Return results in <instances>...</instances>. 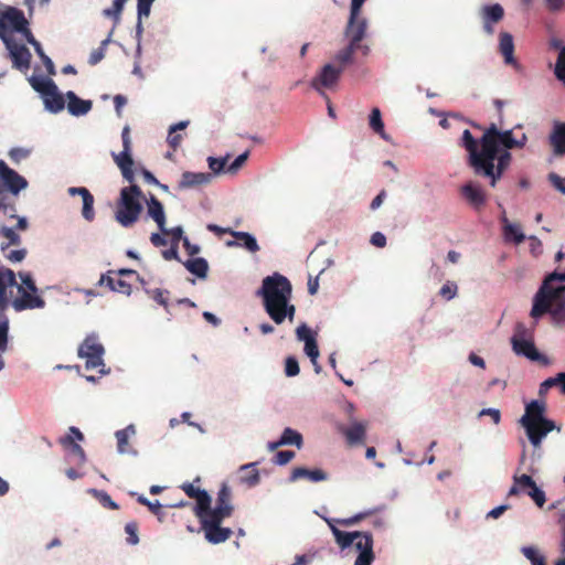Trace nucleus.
Here are the masks:
<instances>
[{
    "label": "nucleus",
    "instance_id": "obj_1",
    "mask_svg": "<svg viewBox=\"0 0 565 565\" xmlns=\"http://www.w3.org/2000/svg\"><path fill=\"white\" fill-rule=\"evenodd\" d=\"M460 146L468 152V164L473 173L489 180L490 186L494 188L511 164L510 149L494 148L492 158H486L483 147L478 146V140L468 129L462 132Z\"/></svg>",
    "mask_w": 565,
    "mask_h": 565
},
{
    "label": "nucleus",
    "instance_id": "obj_2",
    "mask_svg": "<svg viewBox=\"0 0 565 565\" xmlns=\"http://www.w3.org/2000/svg\"><path fill=\"white\" fill-rule=\"evenodd\" d=\"M292 287L287 277L275 273L263 279L257 296L263 298V306L270 319L281 324L287 318L292 321L296 307L290 303Z\"/></svg>",
    "mask_w": 565,
    "mask_h": 565
},
{
    "label": "nucleus",
    "instance_id": "obj_3",
    "mask_svg": "<svg viewBox=\"0 0 565 565\" xmlns=\"http://www.w3.org/2000/svg\"><path fill=\"white\" fill-rule=\"evenodd\" d=\"M546 405L544 402L532 401L525 406V413L520 419L521 426L525 429L526 436L534 448H540L544 437L556 429L561 431V427L546 418Z\"/></svg>",
    "mask_w": 565,
    "mask_h": 565
},
{
    "label": "nucleus",
    "instance_id": "obj_4",
    "mask_svg": "<svg viewBox=\"0 0 565 565\" xmlns=\"http://www.w3.org/2000/svg\"><path fill=\"white\" fill-rule=\"evenodd\" d=\"M143 193L139 185L130 183L120 190L119 199L116 203L115 220L122 227H131L136 224L143 211L141 200Z\"/></svg>",
    "mask_w": 565,
    "mask_h": 565
},
{
    "label": "nucleus",
    "instance_id": "obj_5",
    "mask_svg": "<svg viewBox=\"0 0 565 565\" xmlns=\"http://www.w3.org/2000/svg\"><path fill=\"white\" fill-rule=\"evenodd\" d=\"M545 313H550L556 323L565 322V285L548 292H545V288L539 289L533 300L531 317L536 319Z\"/></svg>",
    "mask_w": 565,
    "mask_h": 565
},
{
    "label": "nucleus",
    "instance_id": "obj_6",
    "mask_svg": "<svg viewBox=\"0 0 565 565\" xmlns=\"http://www.w3.org/2000/svg\"><path fill=\"white\" fill-rule=\"evenodd\" d=\"M526 142V136L523 135L521 140L513 137L511 129L501 131L497 124H491L483 130V135L478 141V146L483 147V154L491 159L494 148L514 149L522 148Z\"/></svg>",
    "mask_w": 565,
    "mask_h": 565
},
{
    "label": "nucleus",
    "instance_id": "obj_7",
    "mask_svg": "<svg viewBox=\"0 0 565 565\" xmlns=\"http://www.w3.org/2000/svg\"><path fill=\"white\" fill-rule=\"evenodd\" d=\"M78 356L86 360L85 367L94 370L104 366L105 349L95 334L87 335L78 348Z\"/></svg>",
    "mask_w": 565,
    "mask_h": 565
},
{
    "label": "nucleus",
    "instance_id": "obj_8",
    "mask_svg": "<svg viewBox=\"0 0 565 565\" xmlns=\"http://www.w3.org/2000/svg\"><path fill=\"white\" fill-rule=\"evenodd\" d=\"M200 521L201 529L204 532V536L207 542L212 544H220L227 541L233 531L230 527H222L221 523L224 519L211 516L205 512L201 516H196Z\"/></svg>",
    "mask_w": 565,
    "mask_h": 565
},
{
    "label": "nucleus",
    "instance_id": "obj_9",
    "mask_svg": "<svg viewBox=\"0 0 565 565\" xmlns=\"http://www.w3.org/2000/svg\"><path fill=\"white\" fill-rule=\"evenodd\" d=\"M0 39L9 51L13 67L20 71L29 70L32 58L29 49L23 44L17 43L13 38L8 34V30L1 33Z\"/></svg>",
    "mask_w": 565,
    "mask_h": 565
},
{
    "label": "nucleus",
    "instance_id": "obj_10",
    "mask_svg": "<svg viewBox=\"0 0 565 565\" xmlns=\"http://www.w3.org/2000/svg\"><path fill=\"white\" fill-rule=\"evenodd\" d=\"M28 180L11 169L3 160H0V196L4 190L12 195H18L28 188Z\"/></svg>",
    "mask_w": 565,
    "mask_h": 565
},
{
    "label": "nucleus",
    "instance_id": "obj_11",
    "mask_svg": "<svg viewBox=\"0 0 565 565\" xmlns=\"http://www.w3.org/2000/svg\"><path fill=\"white\" fill-rule=\"evenodd\" d=\"M7 30L8 34L11 36L13 32L21 33L25 41L34 49H38V46L41 44L29 29V21L26 20L23 11L17 8L11 10V15L8 17Z\"/></svg>",
    "mask_w": 565,
    "mask_h": 565
},
{
    "label": "nucleus",
    "instance_id": "obj_12",
    "mask_svg": "<svg viewBox=\"0 0 565 565\" xmlns=\"http://www.w3.org/2000/svg\"><path fill=\"white\" fill-rule=\"evenodd\" d=\"M234 505L232 504V490L226 483H222L216 498L215 508L206 509L205 513L211 516H216L220 519L230 518L233 514Z\"/></svg>",
    "mask_w": 565,
    "mask_h": 565
},
{
    "label": "nucleus",
    "instance_id": "obj_13",
    "mask_svg": "<svg viewBox=\"0 0 565 565\" xmlns=\"http://www.w3.org/2000/svg\"><path fill=\"white\" fill-rule=\"evenodd\" d=\"M342 74V67H335L332 64H326L321 71L312 78L311 87L323 94V88H332L337 85Z\"/></svg>",
    "mask_w": 565,
    "mask_h": 565
},
{
    "label": "nucleus",
    "instance_id": "obj_14",
    "mask_svg": "<svg viewBox=\"0 0 565 565\" xmlns=\"http://www.w3.org/2000/svg\"><path fill=\"white\" fill-rule=\"evenodd\" d=\"M366 31V21L360 15H355L352 18V12H350L349 23L345 30L347 36L350 38V43L362 49L363 54H367L369 47L362 46L361 41L363 40Z\"/></svg>",
    "mask_w": 565,
    "mask_h": 565
},
{
    "label": "nucleus",
    "instance_id": "obj_15",
    "mask_svg": "<svg viewBox=\"0 0 565 565\" xmlns=\"http://www.w3.org/2000/svg\"><path fill=\"white\" fill-rule=\"evenodd\" d=\"M17 287L20 296L15 298L11 303L15 311L43 308L45 306L44 299L36 295V292L26 290L23 286Z\"/></svg>",
    "mask_w": 565,
    "mask_h": 565
},
{
    "label": "nucleus",
    "instance_id": "obj_16",
    "mask_svg": "<svg viewBox=\"0 0 565 565\" xmlns=\"http://www.w3.org/2000/svg\"><path fill=\"white\" fill-rule=\"evenodd\" d=\"M181 489L189 498L195 499L196 504L194 507V514L196 516H201V514L204 513L209 508V504H211L212 500L210 494L205 490H201L194 487V484L191 482L182 483Z\"/></svg>",
    "mask_w": 565,
    "mask_h": 565
},
{
    "label": "nucleus",
    "instance_id": "obj_17",
    "mask_svg": "<svg viewBox=\"0 0 565 565\" xmlns=\"http://www.w3.org/2000/svg\"><path fill=\"white\" fill-rule=\"evenodd\" d=\"M513 480L521 483L522 490L535 502L539 508H543L546 502L545 492L539 488L531 476H513Z\"/></svg>",
    "mask_w": 565,
    "mask_h": 565
},
{
    "label": "nucleus",
    "instance_id": "obj_18",
    "mask_svg": "<svg viewBox=\"0 0 565 565\" xmlns=\"http://www.w3.org/2000/svg\"><path fill=\"white\" fill-rule=\"evenodd\" d=\"M68 194L74 195H81L83 201V207H82V216L87 222H93L95 220V210H94V203L95 199L93 194L89 192L88 189L84 186H71L67 190Z\"/></svg>",
    "mask_w": 565,
    "mask_h": 565
},
{
    "label": "nucleus",
    "instance_id": "obj_19",
    "mask_svg": "<svg viewBox=\"0 0 565 565\" xmlns=\"http://www.w3.org/2000/svg\"><path fill=\"white\" fill-rule=\"evenodd\" d=\"M461 195L475 209H480L486 204L487 201V195L482 188L479 184L471 181L461 186Z\"/></svg>",
    "mask_w": 565,
    "mask_h": 565
},
{
    "label": "nucleus",
    "instance_id": "obj_20",
    "mask_svg": "<svg viewBox=\"0 0 565 565\" xmlns=\"http://www.w3.org/2000/svg\"><path fill=\"white\" fill-rule=\"evenodd\" d=\"M299 479H307L308 481L316 483L327 481L329 476L324 470L319 468L311 470L305 467H296L290 473L289 481L295 482Z\"/></svg>",
    "mask_w": 565,
    "mask_h": 565
},
{
    "label": "nucleus",
    "instance_id": "obj_21",
    "mask_svg": "<svg viewBox=\"0 0 565 565\" xmlns=\"http://www.w3.org/2000/svg\"><path fill=\"white\" fill-rule=\"evenodd\" d=\"M18 286L15 274L10 268L0 267V311H4L9 305L7 289Z\"/></svg>",
    "mask_w": 565,
    "mask_h": 565
},
{
    "label": "nucleus",
    "instance_id": "obj_22",
    "mask_svg": "<svg viewBox=\"0 0 565 565\" xmlns=\"http://www.w3.org/2000/svg\"><path fill=\"white\" fill-rule=\"evenodd\" d=\"M147 214L152 218L160 232H167L166 213L162 203L154 195H150L147 200Z\"/></svg>",
    "mask_w": 565,
    "mask_h": 565
},
{
    "label": "nucleus",
    "instance_id": "obj_23",
    "mask_svg": "<svg viewBox=\"0 0 565 565\" xmlns=\"http://www.w3.org/2000/svg\"><path fill=\"white\" fill-rule=\"evenodd\" d=\"M356 550L360 551L354 565H371L374 559L373 553V536L364 535L363 541L355 543Z\"/></svg>",
    "mask_w": 565,
    "mask_h": 565
},
{
    "label": "nucleus",
    "instance_id": "obj_24",
    "mask_svg": "<svg viewBox=\"0 0 565 565\" xmlns=\"http://www.w3.org/2000/svg\"><path fill=\"white\" fill-rule=\"evenodd\" d=\"M113 159L115 163L118 166V168L121 171V174L126 181L129 183H134L135 181V173L132 170L134 167V159L132 153H129L127 151H121L120 153H113Z\"/></svg>",
    "mask_w": 565,
    "mask_h": 565
},
{
    "label": "nucleus",
    "instance_id": "obj_25",
    "mask_svg": "<svg viewBox=\"0 0 565 565\" xmlns=\"http://www.w3.org/2000/svg\"><path fill=\"white\" fill-rule=\"evenodd\" d=\"M213 175L211 173L204 172H183L181 175V180L179 182V189H190L194 186H199L202 184H207L211 182Z\"/></svg>",
    "mask_w": 565,
    "mask_h": 565
},
{
    "label": "nucleus",
    "instance_id": "obj_26",
    "mask_svg": "<svg viewBox=\"0 0 565 565\" xmlns=\"http://www.w3.org/2000/svg\"><path fill=\"white\" fill-rule=\"evenodd\" d=\"M113 274H115L114 270L103 274L98 280V285L103 286L106 284L110 290L129 296L132 291L131 285L121 278L115 279L111 277Z\"/></svg>",
    "mask_w": 565,
    "mask_h": 565
},
{
    "label": "nucleus",
    "instance_id": "obj_27",
    "mask_svg": "<svg viewBox=\"0 0 565 565\" xmlns=\"http://www.w3.org/2000/svg\"><path fill=\"white\" fill-rule=\"evenodd\" d=\"M350 446L363 444L366 436V425L361 422H354L350 427L341 428Z\"/></svg>",
    "mask_w": 565,
    "mask_h": 565
},
{
    "label": "nucleus",
    "instance_id": "obj_28",
    "mask_svg": "<svg viewBox=\"0 0 565 565\" xmlns=\"http://www.w3.org/2000/svg\"><path fill=\"white\" fill-rule=\"evenodd\" d=\"M67 109L73 116L86 115L93 107L90 100L81 99L74 92L70 90L66 93Z\"/></svg>",
    "mask_w": 565,
    "mask_h": 565
},
{
    "label": "nucleus",
    "instance_id": "obj_29",
    "mask_svg": "<svg viewBox=\"0 0 565 565\" xmlns=\"http://www.w3.org/2000/svg\"><path fill=\"white\" fill-rule=\"evenodd\" d=\"M232 236L235 237L237 241H228V242H226V246H228V247L243 246L250 253H256L259 250V245H258L256 238L252 234H249L247 232L234 231L232 233Z\"/></svg>",
    "mask_w": 565,
    "mask_h": 565
},
{
    "label": "nucleus",
    "instance_id": "obj_30",
    "mask_svg": "<svg viewBox=\"0 0 565 565\" xmlns=\"http://www.w3.org/2000/svg\"><path fill=\"white\" fill-rule=\"evenodd\" d=\"M550 141L556 156L565 154V122H554L553 130L550 136Z\"/></svg>",
    "mask_w": 565,
    "mask_h": 565
},
{
    "label": "nucleus",
    "instance_id": "obj_31",
    "mask_svg": "<svg viewBox=\"0 0 565 565\" xmlns=\"http://www.w3.org/2000/svg\"><path fill=\"white\" fill-rule=\"evenodd\" d=\"M332 533L335 537V542L342 550L352 545L356 539H359V541H363L364 535H372L369 532H344L334 526H332Z\"/></svg>",
    "mask_w": 565,
    "mask_h": 565
},
{
    "label": "nucleus",
    "instance_id": "obj_32",
    "mask_svg": "<svg viewBox=\"0 0 565 565\" xmlns=\"http://www.w3.org/2000/svg\"><path fill=\"white\" fill-rule=\"evenodd\" d=\"M512 347L516 354L524 355L532 361L537 360L540 356L534 343L530 340L518 339L516 337H513Z\"/></svg>",
    "mask_w": 565,
    "mask_h": 565
},
{
    "label": "nucleus",
    "instance_id": "obj_33",
    "mask_svg": "<svg viewBox=\"0 0 565 565\" xmlns=\"http://www.w3.org/2000/svg\"><path fill=\"white\" fill-rule=\"evenodd\" d=\"M257 462H250L241 466L238 470V478L241 483H244L248 487H255L260 481V476L258 470L256 469Z\"/></svg>",
    "mask_w": 565,
    "mask_h": 565
},
{
    "label": "nucleus",
    "instance_id": "obj_34",
    "mask_svg": "<svg viewBox=\"0 0 565 565\" xmlns=\"http://www.w3.org/2000/svg\"><path fill=\"white\" fill-rule=\"evenodd\" d=\"M43 102L45 108L51 113H60L65 107V100L63 95L58 92L57 86L52 88L44 97Z\"/></svg>",
    "mask_w": 565,
    "mask_h": 565
},
{
    "label": "nucleus",
    "instance_id": "obj_35",
    "mask_svg": "<svg viewBox=\"0 0 565 565\" xmlns=\"http://www.w3.org/2000/svg\"><path fill=\"white\" fill-rule=\"evenodd\" d=\"M502 222L504 224L503 235L505 241L513 242L519 245L525 239V235L521 231L520 225L510 223L505 216H503Z\"/></svg>",
    "mask_w": 565,
    "mask_h": 565
},
{
    "label": "nucleus",
    "instance_id": "obj_36",
    "mask_svg": "<svg viewBox=\"0 0 565 565\" xmlns=\"http://www.w3.org/2000/svg\"><path fill=\"white\" fill-rule=\"evenodd\" d=\"M500 52L504 57L507 64H515V60L513 56L514 53V43L513 38L508 32H502L500 34Z\"/></svg>",
    "mask_w": 565,
    "mask_h": 565
},
{
    "label": "nucleus",
    "instance_id": "obj_37",
    "mask_svg": "<svg viewBox=\"0 0 565 565\" xmlns=\"http://www.w3.org/2000/svg\"><path fill=\"white\" fill-rule=\"evenodd\" d=\"M183 265L191 274L199 278H205L207 276L209 264L202 257L188 259Z\"/></svg>",
    "mask_w": 565,
    "mask_h": 565
},
{
    "label": "nucleus",
    "instance_id": "obj_38",
    "mask_svg": "<svg viewBox=\"0 0 565 565\" xmlns=\"http://www.w3.org/2000/svg\"><path fill=\"white\" fill-rule=\"evenodd\" d=\"M29 83L32 86V88L40 93L42 98L52 89L55 88V83L46 77L41 76H31L29 78Z\"/></svg>",
    "mask_w": 565,
    "mask_h": 565
},
{
    "label": "nucleus",
    "instance_id": "obj_39",
    "mask_svg": "<svg viewBox=\"0 0 565 565\" xmlns=\"http://www.w3.org/2000/svg\"><path fill=\"white\" fill-rule=\"evenodd\" d=\"M482 20L498 23L500 22L504 17V10L501 4L495 3L491 6H484L481 10Z\"/></svg>",
    "mask_w": 565,
    "mask_h": 565
},
{
    "label": "nucleus",
    "instance_id": "obj_40",
    "mask_svg": "<svg viewBox=\"0 0 565 565\" xmlns=\"http://www.w3.org/2000/svg\"><path fill=\"white\" fill-rule=\"evenodd\" d=\"M280 444H284V446L295 445L298 449H300L303 444L302 435L297 430L287 427L281 434Z\"/></svg>",
    "mask_w": 565,
    "mask_h": 565
},
{
    "label": "nucleus",
    "instance_id": "obj_41",
    "mask_svg": "<svg viewBox=\"0 0 565 565\" xmlns=\"http://www.w3.org/2000/svg\"><path fill=\"white\" fill-rule=\"evenodd\" d=\"M359 49L360 47L349 43L343 50L337 53L334 58L340 64L339 67H342V71L344 70L345 65L352 63L353 54Z\"/></svg>",
    "mask_w": 565,
    "mask_h": 565
},
{
    "label": "nucleus",
    "instance_id": "obj_42",
    "mask_svg": "<svg viewBox=\"0 0 565 565\" xmlns=\"http://www.w3.org/2000/svg\"><path fill=\"white\" fill-rule=\"evenodd\" d=\"M0 234L8 239L7 244H1V250L6 252L11 245L19 246L21 244V236L15 232L14 228L2 226Z\"/></svg>",
    "mask_w": 565,
    "mask_h": 565
},
{
    "label": "nucleus",
    "instance_id": "obj_43",
    "mask_svg": "<svg viewBox=\"0 0 565 565\" xmlns=\"http://www.w3.org/2000/svg\"><path fill=\"white\" fill-rule=\"evenodd\" d=\"M370 127L383 139H387L386 134L384 131V122L382 120V115L379 108H373L370 114Z\"/></svg>",
    "mask_w": 565,
    "mask_h": 565
},
{
    "label": "nucleus",
    "instance_id": "obj_44",
    "mask_svg": "<svg viewBox=\"0 0 565 565\" xmlns=\"http://www.w3.org/2000/svg\"><path fill=\"white\" fill-rule=\"evenodd\" d=\"M128 0H114L111 8H107L103 10V15L109 19H113L115 24L119 23L121 12L124 10L125 3Z\"/></svg>",
    "mask_w": 565,
    "mask_h": 565
},
{
    "label": "nucleus",
    "instance_id": "obj_45",
    "mask_svg": "<svg viewBox=\"0 0 565 565\" xmlns=\"http://www.w3.org/2000/svg\"><path fill=\"white\" fill-rule=\"evenodd\" d=\"M135 434V428L132 425L128 426L125 429H120L116 431L117 447L118 451L124 454L127 452L128 449V439L130 435Z\"/></svg>",
    "mask_w": 565,
    "mask_h": 565
},
{
    "label": "nucleus",
    "instance_id": "obj_46",
    "mask_svg": "<svg viewBox=\"0 0 565 565\" xmlns=\"http://www.w3.org/2000/svg\"><path fill=\"white\" fill-rule=\"evenodd\" d=\"M154 0H138L137 3V13H138V22H137V32H142V18H148L151 11V6Z\"/></svg>",
    "mask_w": 565,
    "mask_h": 565
},
{
    "label": "nucleus",
    "instance_id": "obj_47",
    "mask_svg": "<svg viewBox=\"0 0 565 565\" xmlns=\"http://www.w3.org/2000/svg\"><path fill=\"white\" fill-rule=\"evenodd\" d=\"M64 447H70L71 451L78 457V461L83 463L86 460L84 449L73 440V436L66 435L60 439Z\"/></svg>",
    "mask_w": 565,
    "mask_h": 565
},
{
    "label": "nucleus",
    "instance_id": "obj_48",
    "mask_svg": "<svg viewBox=\"0 0 565 565\" xmlns=\"http://www.w3.org/2000/svg\"><path fill=\"white\" fill-rule=\"evenodd\" d=\"M9 320L7 316L0 311V352H4L8 348Z\"/></svg>",
    "mask_w": 565,
    "mask_h": 565
},
{
    "label": "nucleus",
    "instance_id": "obj_49",
    "mask_svg": "<svg viewBox=\"0 0 565 565\" xmlns=\"http://www.w3.org/2000/svg\"><path fill=\"white\" fill-rule=\"evenodd\" d=\"M523 555L531 562L532 565H545V558L533 546L522 547Z\"/></svg>",
    "mask_w": 565,
    "mask_h": 565
},
{
    "label": "nucleus",
    "instance_id": "obj_50",
    "mask_svg": "<svg viewBox=\"0 0 565 565\" xmlns=\"http://www.w3.org/2000/svg\"><path fill=\"white\" fill-rule=\"evenodd\" d=\"M151 298L157 302L159 303L160 306H162L167 312H169V303H168V295H169V291L168 290H162V289H153V290H148L147 291Z\"/></svg>",
    "mask_w": 565,
    "mask_h": 565
},
{
    "label": "nucleus",
    "instance_id": "obj_51",
    "mask_svg": "<svg viewBox=\"0 0 565 565\" xmlns=\"http://www.w3.org/2000/svg\"><path fill=\"white\" fill-rule=\"evenodd\" d=\"M109 35H111V33ZM109 41H110V36H108L106 40H104L102 42L100 46L90 53L89 60H88L90 65H96L105 57L106 45L109 43Z\"/></svg>",
    "mask_w": 565,
    "mask_h": 565
},
{
    "label": "nucleus",
    "instance_id": "obj_52",
    "mask_svg": "<svg viewBox=\"0 0 565 565\" xmlns=\"http://www.w3.org/2000/svg\"><path fill=\"white\" fill-rule=\"evenodd\" d=\"M125 532L127 534V543L130 545H136L139 543V536H138V524L137 522H128L125 525Z\"/></svg>",
    "mask_w": 565,
    "mask_h": 565
},
{
    "label": "nucleus",
    "instance_id": "obj_53",
    "mask_svg": "<svg viewBox=\"0 0 565 565\" xmlns=\"http://www.w3.org/2000/svg\"><path fill=\"white\" fill-rule=\"evenodd\" d=\"M227 159H228V156L224 157V158L209 157L207 158L209 168L212 170V172L214 174H218V173L225 171V168L227 164Z\"/></svg>",
    "mask_w": 565,
    "mask_h": 565
},
{
    "label": "nucleus",
    "instance_id": "obj_54",
    "mask_svg": "<svg viewBox=\"0 0 565 565\" xmlns=\"http://www.w3.org/2000/svg\"><path fill=\"white\" fill-rule=\"evenodd\" d=\"M138 502L142 505H146L154 515L158 516L159 521H162V513H161V503L156 500L154 502L149 501L143 495H140L138 498Z\"/></svg>",
    "mask_w": 565,
    "mask_h": 565
},
{
    "label": "nucleus",
    "instance_id": "obj_55",
    "mask_svg": "<svg viewBox=\"0 0 565 565\" xmlns=\"http://www.w3.org/2000/svg\"><path fill=\"white\" fill-rule=\"evenodd\" d=\"M554 281H565V273L561 274V273L554 271V273L550 274L544 279L541 288H545V292H548L552 289H556L557 287H554L552 285Z\"/></svg>",
    "mask_w": 565,
    "mask_h": 565
},
{
    "label": "nucleus",
    "instance_id": "obj_56",
    "mask_svg": "<svg viewBox=\"0 0 565 565\" xmlns=\"http://www.w3.org/2000/svg\"><path fill=\"white\" fill-rule=\"evenodd\" d=\"M555 76L565 84V46L562 47L555 65Z\"/></svg>",
    "mask_w": 565,
    "mask_h": 565
},
{
    "label": "nucleus",
    "instance_id": "obj_57",
    "mask_svg": "<svg viewBox=\"0 0 565 565\" xmlns=\"http://www.w3.org/2000/svg\"><path fill=\"white\" fill-rule=\"evenodd\" d=\"M557 385L561 386L562 393L565 394V372H561L556 376L543 381V386H548L550 388Z\"/></svg>",
    "mask_w": 565,
    "mask_h": 565
},
{
    "label": "nucleus",
    "instance_id": "obj_58",
    "mask_svg": "<svg viewBox=\"0 0 565 565\" xmlns=\"http://www.w3.org/2000/svg\"><path fill=\"white\" fill-rule=\"evenodd\" d=\"M305 352L310 358L312 364H316V360L319 356V349L316 339H308L305 342Z\"/></svg>",
    "mask_w": 565,
    "mask_h": 565
},
{
    "label": "nucleus",
    "instance_id": "obj_59",
    "mask_svg": "<svg viewBox=\"0 0 565 565\" xmlns=\"http://www.w3.org/2000/svg\"><path fill=\"white\" fill-rule=\"evenodd\" d=\"M300 372L299 363L295 356H288L285 361V374L289 377L298 375Z\"/></svg>",
    "mask_w": 565,
    "mask_h": 565
},
{
    "label": "nucleus",
    "instance_id": "obj_60",
    "mask_svg": "<svg viewBox=\"0 0 565 565\" xmlns=\"http://www.w3.org/2000/svg\"><path fill=\"white\" fill-rule=\"evenodd\" d=\"M38 56L41 58V61L43 62L47 73L50 75H54L55 74V66H54V63L53 61L44 53L43 49H42V45L40 44L38 46V49H34Z\"/></svg>",
    "mask_w": 565,
    "mask_h": 565
},
{
    "label": "nucleus",
    "instance_id": "obj_61",
    "mask_svg": "<svg viewBox=\"0 0 565 565\" xmlns=\"http://www.w3.org/2000/svg\"><path fill=\"white\" fill-rule=\"evenodd\" d=\"M457 285L451 281H447L443 285V287L439 290V295L445 298L446 300H450L456 297L457 295Z\"/></svg>",
    "mask_w": 565,
    "mask_h": 565
},
{
    "label": "nucleus",
    "instance_id": "obj_62",
    "mask_svg": "<svg viewBox=\"0 0 565 565\" xmlns=\"http://www.w3.org/2000/svg\"><path fill=\"white\" fill-rule=\"evenodd\" d=\"M94 493L105 508H109L111 510H117L119 508L118 504L111 500L107 492L94 490Z\"/></svg>",
    "mask_w": 565,
    "mask_h": 565
},
{
    "label": "nucleus",
    "instance_id": "obj_63",
    "mask_svg": "<svg viewBox=\"0 0 565 565\" xmlns=\"http://www.w3.org/2000/svg\"><path fill=\"white\" fill-rule=\"evenodd\" d=\"M3 255L8 260H10L12 263H19L25 258L26 249L25 248L11 249V250L8 249V250L3 252Z\"/></svg>",
    "mask_w": 565,
    "mask_h": 565
},
{
    "label": "nucleus",
    "instance_id": "obj_64",
    "mask_svg": "<svg viewBox=\"0 0 565 565\" xmlns=\"http://www.w3.org/2000/svg\"><path fill=\"white\" fill-rule=\"evenodd\" d=\"M295 458V452L292 450H280L276 454L274 458V463L284 466L287 465Z\"/></svg>",
    "mask_w": 565,
    "mask_h": 565
}]
</instances>
